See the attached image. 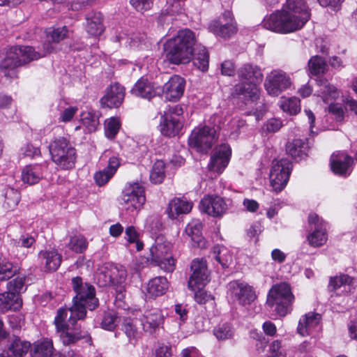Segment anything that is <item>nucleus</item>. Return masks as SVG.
Instances as JSON below:
<instances>
[{
  "instance_id": "58",
  "label": "nucleus",
  "mask_w": 357,
  "mask_h": 357,
  "mask_svg": "<svg viewBox=\"0 0 357 357\" xmlns=\"http://www.w3.org/2000/svg\"><path fill=\"white\" fill-rule=\"evenodd\" d=\"M192 272H208L206 261L204 259H195L191 264Z\"/></svg>"
},
{
  "instance_id": "56",
  "label": "nucleus",
  "mask_w": 357,
  "mask_h": 357,
  "mask_svg": "<svg viewBox=\"0 0 357 357\" xmlns=\"http://www.w3.org/2000/svg\"><path fill=\"white\" fill-rule=\"evenodd\" d=\"M35 238L29 235H22L18 240H13L12 243L16 247H23L26 248H31L35 243Z\"/></svg>"
},
{
  "instance_id": "21",
  "label": "nucleus",
  "mask_w": 357,
  "mask_h": 357,
  "mask_svg": "<svg viewBox=\"0 0 357 357\" xmlns=\"http://www.w3.org/2000/svg\"><path fill=\"white\" fill-rule=\"evenodd\" d=\"M47 165V162L26 165L21 173L22 182L29 185L38 183L44 178Z\"/></svg>"
},
{
  "instance_id": "61",
  "label": "nucleus",
  "mask_w": 357,
  "mask_h": 357,
  "mask_svg": "<svg viewBox=\"0 0 357 357\" xmlns=\"http://www.w3.org/2000/svg\"><path fill=\"white\" fill-rule=\"evenodd\" d=\"M89 4L90 1L89 0H72L67 3L66 6L68 9L77 11L85 8Z\"/></svg>"
},
{
  "instance_id": "44",
  "label": "nucleus",
  "mask_w": 357,
  "mask_h": 357,
  "mask_svg": "<svg viewBox=\"0 0 357 357\" xmlns=\"http://www.w3.org/2000/svg\"><path fill=\"white\" fill-rule=\"evenodd\" d=\"M165 164L161 160H157L151 171L150 181L155 184L161 183L165 177Z\"/></svg>"
},
{
  "instance_id": "25",
  "label": "nucleus",
  "mask_w": 357,
  "mask_h": 357,
  "mask_svg": "<svg viewBox=\"0 0 357 357\" xmlns=\"http://www.w3.org/2000/svg\"><path fill=\"white\" fill-rule=\"evenodd\" d=\"M132 93L136 96L149 100L153 97L160 96L162 93V90L160 86H155L146 78L142 77L132 89Z\"/></svg>"
},
{
  "instance_id": "38",
  "label": "nucleus",
  "mask_w": 357,
  "mask_h": 357,
  "mask_svg": "<svg viewBox=\"0 0 357 357\" xmlns=\"http://www.w3.org/2000/svg\"><path fill=\"white\" fill-rule=\"evenodd\" d=\"M8 349L15 357H25L30 349V342L14 337Z\"/></svg>"
},
{
  "instance_id": "60",
  "label": "nucleus",
  "mask_w": 357,
  "mask_h": 357,
  "mask_svg": "<svg viewBox=\"0 0 357 357\" xmlns=\"http://www.w3.org/2000/svg\"><path fill=\"white\" fill-rule=\"evenodd\" d=\"M68 33V29L66 26L55 29L51 33V39L53 42L59 43V41L64 39Z\"/></svg>"
},
{
  "instance_id": "57",
  "label": "nucleus",
  "mask_w": 357,
  "mask_h": 357,
  "mask_svg": "<svg viewBox=\"0 0 357 357\" xmlns=\"http://www.w3.org/2000/svg\"><path fill=\"white\" fill-rule=\"evenodd\" d=\"M328 105V111L333 114L336 120L340 121L344 119V110L341 105L337 103H333L331 102L327 103Z\"/></svg>"
},
{
  "instance_id": "54",
  "label": "nucleus",
  "mask_w": 357,
  "mask_h": 357,
  "mask_svg": "<svg viewBox=\"0 0 357 357\" xmlns=\"http://www.w3.org/2000/svg\"><path fill=\"white\" fill-rule=\"evenodd\" d=\"M130 3L137 11L142 13L151 10L153 6L151 0H130Z\"/></svg>"
},
{
  "instance_id": "16",
  "label": "nucleus",
  "mask_w": 357,
  "mask_h": 357,
  "mask_svg": "<svg viewBox=\"0 0 357 357\" xmlns=\"http://www.w3.org/2000/svg\"><path fill=\"white\" fill-rule=\"evenodd\" d=\"M126 277V270L121 266L107 263L102 265L97 273L96 278L100 286H107L121 283Z\"/></svg>"
},
{
  "instance_id": "46",
  "label": "nucleus",
  "mask_w": 357,
  "mask_h": 357,
  "mask_svg": "<svg viewBox=\"0 0 357 357\" xmlns=\"http://www.w3.org/2000/svg\"><path fill=\"white\" fill-rule=\"evenodd\" d=\"M308 68L312 75H319L325 73L327 63L321 56H314L308 61Z\"/></svg>"
},
{
  "instance_id": "55",
  "label": "nucleus",
  "mask_w": 357,
  "mask_h": 357,
  "mask_svg": "<svg viewBox=\"0 0 357 357\" xmlns=\"http://www.w3.org/2000/svg\"><path fill=\"white\" fill-rule=\"evenodd\" d=\"M77 107L73 106H68L64 109L61 110L59 117V121L63 123L70 121L77 113Z\"/></svg>"
},
{
  "instance_id": "11",
  "label": "nucleus",
  "mask_w": 357,
  "mask_h": 357,
  "mask_svg": "<svg viewBox=\"0 0 357 357\" xmlns=\"http://www.w3.org/2000/svg\"><path fill=\"white\" fill-rule=\"evenodd\" d=\"M227 295L233 303L243 307L250 305L257 298L253 287L241 280H233L228 284Z\"/></svg>"
},
{
  "instance_id": "48",
  "label": "nucleus",
  "mask_w": 357,
  "mask_h": 357,
  "mask_svg": "<svg viewBox=\"0 0 357 357\" xmlns=\"http://www.w3.org/2000/svg\"><path fill=\"white\" fill-rule=\"evenodd\" d=\"M68 247L73 252L82 253L87 248L86 239L82 235L71 236Z\"/></svg>"
},
{
  "instance_id": "1",
  "label": "nucleus",
  "mask_w": 357,
  "mask_h": 357,
  "mask_svg": "<svg viewBox=\"0 0 357 357\" xmlns=\"http://www.w3.org/2000/svg\"><path fill=\"white\" fill-rule=\"evenodd\" d=\"M71 286L75 293L73 305L69 308H59L54 321L56 332L64 345L75 344L85 337L79 328L75 326L77 321L85 318L86 309L93 310L99 304L94 287L84 282L81 277L73 278Z\"/></svg>"
},
{
  "instance_id": "33",
  "label": "nucleus",
  "mask_w": 357,
  "mask_h": 357,
  "mask_svg": "<svg viewBox=\"0 0 357 357\" xmlns=\"http://www.w3.org/2000/svg\"><path fill=\"white\" fill-rule=\"evenodd\" d=\"M162 121L160 123V132L163 135L174 137L178 135L183 128V122L181 119H174L169 116H162Z\"/></svg>"
},
{
  "instance_id": "10",
  "label": "nucleus",
  "mask_w": 357,
  "mask_h": 357,
  "mask_svg": "<svg viewBox=\"0 0 357 357\" xmlns=\"http://www.w3.org/2000/svg\"><path fill=\"white\" fill-rule=\"evenodd\" d=\"M293 84L291 75L282 69H274L268 73L264 81V88L268 95L277 97L289 89Z\"/></svg>"
},
{
  "instance_id": "59",
  "label": "nucleus",
  "mask_w": 357,
  "mask_h": 357,
  "mask_svg": "<svg viewBox=\"0 0 357 357\" xmlns=\"http://www.w3.org/2000/svg\"><path fill=\"white\" fill-rule=\"evenodd\" d=\"M183 114V107L179 105H176L172 107H169V109L165 112L163 116H165L167 117V116H169L174 119H181V121H182Z\"/></svg>"
},
{
  "instance_id": "15",
  "label": "nucleus",
  "mask_w": 357,
  "mask_h": 357,
  "mask_svg": "<svg viewBox=\"0 0 357 357\" xmlns=\"http://www.w3.org/2000/svg\"><path fill=\"white\" fill-rule=\"evenodd\" d=\"M308 223L311 229L307 236L309 244L314 248L324 245L328 240L326 222L316 213H310L308 216Z\"/></svg>"
},
{
  "instance_id": "28",
  "label": "nucleus",
  "mask_w": 357,
  "mask_h": 357,
  "mask_svg": "<svg viewBox=\"0 0 357 357\" xmlns=\"http://www.w3.org/2000/svg\"><path fill=\"white\" fill-rule=\"evenodd\" d=\"M38 258L46 271H56L61 262V255L55 249L41 250Z\"/></svg>"
},
{
  "instance_id": "13",
  "label": "nucleus",
  "mask_w": 357,
  "mask_h": 357,
  "mask_svg": "<svg viewBox=\"0 0 357 357\" xmlns=\"http://www.w3.org/2000/svg\"><path fill=\"white\" fill-rule=\"evenodd\" d=\"M291 162L286 158L274 160L270 172V181L271 186L275 192L282 191L286 186L291 171Z\"/></svg>"
},
{
  "instance_id": "34",
  "label": "nucleus",
  "mask_w": 357,
  "mask_h": 357,
  "mask_svg": "<svg viewBox=\"0 0 357 357\" xmlns=\"http://www.w3.org/2000/svg\"><path fill=\"white\" fill-rule=\"evenodd\" d=\"M22 300L13 293L7 291L0 294V312L17 310L22 306Z\"/></svg>"
},
{
  "instance_id": "40",
  "label": "nucleus",
  "mask_w": 357,
  "mask_h": 357,
  "mask_svg": "<svg viewBox=\"0 0 357 357\" xmlns=\"http://www.w3.org/2000/svg\"><path fill=\"white\" fill-rule=\"evenodd\" d=\"M19 269L6 258L0 256V281L7 280L15 275Z\"/></svg>"
},
{
  "instance_id": "26",
  "label": "nucleus",
  "mask_w": 357,
  "mask_h": 357,
  "mask_svg": "<svg viewBox=\"0 0 357 357\" xmlns=\"http://www.w3.org/2000/svg\"><path fill=\"white\" fill-rule=\"evenodd\" d=\"M125 96V89L118 83L110 85L106 94L101 98V103L108 107H118Z\"/></svg>"
},
{
  "instance_id": "52",
  "label": "nucleus",
  "mask_w": 357,
  "mask_h": 357,
  "mask_svg": "<svg viewBox=\"0 0 357 357\" xmlns=\"http://www.w3.org/2000/svg\"><path fill=\"white\" fill-rule=\"evenodd\" d=\"M125 234L129 243H135L137 251H141L143 249L144 243L139 241V234L134 227H128L126 229Z\"/></svg>"
},
{
  "instance_id": "63",
  "label": "nucleus",
  "mask_w": 357,
  "mask_h": 357,
  "mask_svg": "<svg viewBox=\"0 0 357 357\" xmlns=\"http://www.w3.org/2000/svg\"><path fill=\"white\" fill-rule=\"evenodd\" d=\"M22 151L24 155L29 158H34L40 154V150L39 148L33 146L32 144H26L22 149Z\"/></svg>"
},
{
  "instance_id": "29",
  "label": "nucleus",
  "mask_w": 357,
  "mask_h": 357,
  "mask_svg": "<svg viewBox=\"0 0 357 357\" xmlns=\"http://www.w3.org/2000/svg\"><path fill=\"white\" fill-rule=\"evenodd\" d=\"M120 165L119 158L112 156L109 158L107 166L102 170L94 174V180L98 186L105 185L114 175Z\"/></svg>"
},
{
  "instance_id": "41",
  "label": "nucleus",
  "mask_w": 357,
  "mask_h": 357,
  "mask_svg": "<svg viewBox=\"0 0 357 357\" xmlns=\"http://www.w3.org/2000/svg\"><path fill=\"white\" fill-rule=\"evenodd\" d=\"M3 207L7 210H13L20 201V192L13 188L7 187L3 191Z\"/></svg>"
},
{
  "instance_id": "35",
  "label": "nucleus",
  "mask_w": 357,
  "mask_h": 357,
  "mask_svg": "<svg viewBox=\"0 0 357 357\" xmlns=\"http://www.w3.org/2000/svg\"><path fill=\"white\" fill-rule=\"evenodd\" d=\"M307 144L301 139H295L289 142L286 145V151L287 154L292 158H302L304 155H307Z\"/></svg>"
},
{
  "instance_id": "17",
  "label": "nucleus",
  "mask_w": 357,
  "mask_h": 357,
  "mask_svg": "<svg viewBox=\"0 0 357 357\" xmlns=\"http://www.w3.org/2000/svg\"><path fill=\"white\" fill-rule=\"evenodd\" d=\"M231 153L230 147L225 144L215 149L208 165V170L211 177L216 176L224 171L229 163Z\"/></svg>"
},
{
  "instance_id": "4",
  "label": "nucleus",
  "mask_w": 357,
  "mask_h": 357,
  "mask_svg": "<svg viewBox=\"0 0 357 357\" xmlns=\"http://www.w3.org/2000/svg\"><path fill=\"white\" fill-rule=\"evenodd\" d=\"M50 45L42 51H36L30 46H13L6 53V57L1 61L0 66L6 77H17L16 68L22 65L45 56L52 52Z\"/></svg>"
},
{
  "instance_id": "27",
  "label": "nucleus",
  "mask_w": 357,
  "mask_h": 357,
  "mask_svg": "<svg viewBox=\"0 0 357 357\" xmlns=\"http://www.w3.org/2000/svg\"><path fill=\"white\" fill-rule=\"evenodd\" d=\"M321 320V315L319 313L310 312L302 316L298 321L297 332L303 336L310 335L313 329L317 327Z\"/></svg>"
},
{
  "instance_id": "6",
  "label": "nucleus",
  "mask_w": 357,
  "mask_h": 357,
  "mask_svg": "<svg viewBox=\"0 0 357 357\" xmlns=\"http://www.w3.org/2000/svg\"><path fill=\"white\" fill-rule=\"evenodd\" d=\"M49 151L57 169L70 170L75 167L76 149L66 138L59 137L52 140L49 144Z\"/></svg>"
},
{
  "instance_id": "32",
  "label": "nucleus",
  "mask_w": 357,
  "mask_h": 357,
  "mask_svg": "<svg viewBox=\"0 0 357 357\" xmlns=\"http://www.w3.org/2000/svg\"><path fill=\"white\" fill-rule=\"evenodd\" d=\"M169 288V282L165 277H155L149 281L146 290L150 297H158L164 295Z\"/></svg>"
},
{
  "instance_id": "30",
  "label": "nucleus",
  "mask_w": 357,
  "mask_h": 357,
  "mask_svg": "<svg viewBox=\"0 0 357 357\" xmlns=\"http://www.w3.org/2000/svg\"><path fill=\"white\" fill-rule=\"evenodd\" d=\"M192 208V203L183 198L172 199L167 206V213L171 219H176L178 215L188 213Z\"/></svg>"
},
{
  "instance_id": "64",
  "label": "nucleus",
  "mask_w": 357,
  "mask_h": 357,
  "mask_svg": "<svg viewBox=\"0 0 357 357\" xmlns=\"http://www.w3.org/2000/svg\"><path fill=\"white\" fill-rule=\"evenodd\" d=\"M235 68L234 63L230 61H225L221 64V73L224 75L231 76L234 74Z\"/></svg>"
},
{
  "instance_id": "39",
  "label": "nucleus",
  "mask_w": 357,
  "mask_h": 357,
  "mask_svg": "<svg viewBox=\"0 0 357 357\" xmlns=\"http://www.w3.org/2000/svg\"><path fill=\"white\" fill-rule=\"evenodd\" d=\"M208 272H192L188 282V288L192 291L202 289L208 282Z\"/></svg>"
},
{
  "instance_id": "50",
  "label": "nucleus",
  "mask_w": 357,
  "mask_h": 357,
  "mask_svg": "<svg viewBox=\"0 0 357 357\" xmlns=\"http://www.w3.org/2000/svg\"><path fill=\"white\" fill-rule=\"evenodd\" d=\"M119 321V317L116 312H105L101 321V326L105 330L112 331L117 326Z\"/></svg>"
},
{
  "instance_id": "9",
  "label": "nucleus",
  "mask_w": 357,
  "mask_h": 357,
  "mask_svg": "<svg viewBox=\"0 0 357 357\" xmlns=\"http://www.w3.org/2000/svg\"><path fill=\"white\" fill-rule=\"evenodd\" d=\"M146 202L144 188L139 183H129L122 192L120 204L129 213L139 211Z\"/></svg>"
},
{
  "instance_id": "43",
  "label": "nucleus",
  "mask_w": 357,
  "mask_h": 357,
  "mask_svg": "<svg viewBox=\"0 0 357 357\" xmlns=\"http://www.w3.org/2000/svg\"><path fill=\"white\" fill-rule=\"evenodd\" d=\"M80 121L88 132H92L96 130L99 121L98 116L92 112H83L81 114Z\"/></svg>"
},
{
  "instance_id": "7",
  "label": "nucleus",
  "mask_w": 357,
  "mask_h": 357,
  "mask_svg": "<svg viewBox=\"0 0 357 357\" xmlns=\"http://www.w3.org/2000/svg\"><path fill=\"white\" fill-rule=\"evenodd\" d=\"M173 245L164 236H158L150 248V260L166 272H173L176 259L172 254Z\"/></svg>"
},
{
  "instance_id": "2",
  "label": "nucleus",
  "mask_w": 357,
  "mask_h": 357,
  "mask_svg": "<svg viewBox=\"0 0 357 357\" xmlns=\"http://www.w3.org/2000/svg\"><path fill=\"white\" fill-rule=\"evenodd\" d=\"M167 60L173 64L188 63L192 58L194 66L204 72L208 68L209 55L206 49L197 43L195 33L189 29L179 30L164 45Z\"/></svg>"
},
{
  "instance_id": "24",
  "label": "nucleus",
  "mask_w": 357,
  "mask_h": 357,
  "mask_svg": "<svg viewBox=\"0 0 357 357\" xmlns=\"http://www.w3.org/2000/svg\"><path fill=\"white\" fill-rule=\"evenodd\" d=\"M30 357H61L60 352L56 351L52 340L44 338L30 345Z\"/></svg>"
},
{
  "instance_id": "62",
  "label": "nucleus",
  "mask_w": 357,
  "mask_h": 357,
  "mask_svg": "<svg viewBox=\"0 0 357 357\" xmlns=\"http://www.w3.org/2000/svg\"><path fill=\"white\" fill-rule=\"evenodd\" d=\"M195 291V300L199 304H204L210 300L213 299V296L206 291H204L202 289H197Z\"/></svg>"
},
{
  "instance_id": "22",
  "label": "nucleus",
  "mask_w": 357,
  "mask_h": 357,
  "mask_svg": "<svg viewBox=\"0 0 357 357\" xmlns=\"http://www.w3.org/2000/svg\"><path fill=\"white\" fill-rule=\"evenodd\" d=\"M352 163V158L343 151L333 153L331 157V169L340 176H347L351 174Z\"/></svg>"
},
{
  "instance_id": "14",
  "label": "nucleus",
  "mask_w": 357,
  "mask_h": 357,
  "mask_svg": "<svg viewBox=\"0 0 357 357\" xmlns=\"http://www.w3.org/2000/svg\"><path fill=\"white\" fill-rule=\"evenodd\" d=\"M217 139L216 130L214 128L204 126L195 129L188 139L190 147L201 153H206Z\"/></svg>"
},
{
  "instance_id": "5",
  "label": "nucleus",
  "mask_w": 357,
  "mask_h": 357,
  "mask_svg": "<svg viewBox=\"0 0 357 357\" xmlns=\"http://www.w3.org/2000/svg\"><path fill=\"white\" fill-rule=\"evenodd\" d=\"M237 73L241 83L236 85V93L245 100H257L259 97L257 85L263 79L261 68L256 65L245 63L238 70Z\"/></svg>"
},
{
  "instance_id": "53",
  "label": "nucleus",
  "mask_w": 357,
  "mask_h": 357,
  "mask_svg": "<svg viewBox=\"0 0 357 357\" xmlns=\"http://www.w3.org/2000/svg\"><path fill=\"white\" fill-rule=\"evenodd\" d=\"M353 278L346 274H342L339 276L331 278L329 282V288L332 290H336L343 285L352 284Z\"/></svg>"
},
{
  "instance_id": "12",
  "label": "nucleus",
  "mask_w": 357,
  "mask_h": 357,
  "mask_svg": "<svg viewBox=\"0 0 357 357\" xmlns=\"http://www.w3.org/2000/svg\"><path fill=\"white\" fill-rule=\"evenodd\" d=\"M208 29L210 32L225 39L230 38L238 31L237 23L230 10L223 12L218 19L208 24Z\"/></svg>"
},
{
  "instance_id": "47",
  "label": "nucleus",
  "mask_w": 357,
  "mask_h": 357,
  "mask_svg": "<svg viewBox=\"0 0 357 357\" xmlns=\"http://www.w3.org/2000/svg\"><path fill=\"white\" fill-rule=\"evenodd\" d=\"M25 280V276H17L8 283V291L20 298V294L26 290Z\"/></svg>"
},
{
  "instance_id": "8",
  "label": "nucleus",
  "mask_w": 357,
  "mask_h": 357,
  "mask_svg": "<svg viewBox=\"0 0 357 357\" xmlns=\"http://www.w3.org/2000/svg\"><path fill=\"white\" fill-rule=\"evenodd\" d=\"M294 296L290 285L287 282L276 284L269 290L266 303L270 307L275 306V310L280 316H285L291 310Z\"/></svg>"
},
{
  "instance_id": "51",
  "label": "nucleus",
  "mask_w": 357,
  "mask_h": 357,
  "mask_svg": "<svg viewBox=\"0 0 357 357\" xmlns=\"http://www.w3.org/2000/svg\"><path fill=\"white\" fill-rule=\"evenodd\" d=\"M120 121L117 118L112 117L105 121V133L107 138L112 139L118 133L120 128Z\"/></svg>"
},
{
  "instance_id": "36",
  "label": "nucleus",
  "mask_w": 357,
  "mask_h": 357,
  "mask_svg": "<svg viewBox=\"0 0 357 357\" xmlns=\"http://www.w3.org/2000/svg\"><path fill=\"white\" fill-rule=\"evenodd\" d=\"M213 257L222 268H227L232 262V256L229 250L225 246L216 245L213 248Z\"/></svg>"
},
{
  "instance_id": "3",
  "label": "nucleus",
  "mask_w": 357,
  "mask_h": 357,
  "mask_svg": "<svg viewBox=\"0 0 357 357\" xmlns=\"http://www.w3.org/2000/svg\"><path fill=\"white\" fill-rule=\"evenodd\" d=\"M311 16L305 0H287L282 10L266 16L262 26L265 29L281 33H287L301 29Z\"/></svg>"
},
{
  "instance_id": "37",
  "label": "nucleus",
  "mask_w": 357,
  "mask_h": 357,
  "mask_svg": "<svg viewBox=\"0 0 357 357\" xmlns=\"http://www.w3.org/2000/svg\"><path fill=\"white\" fill-rule=\"evenodd\" d=\"M121 330L124 332L129 341H136L140 336V332L137 327V321L130 317L124 318L121 324Z\"/></svg>"
},
{
  "instance_id": "49",
  "label": "nucleus",
  "mask_w": 357,
  "mask_h": 357,
  "mask_svg": "<svg viewBox=\"0 0 357 357\" xmlns=\"http://www.w3.org/2000/svg\"><path fill=\"white\" fill-rule=\"evenodd\" d=\"M213 334L218 340H225L233 337L234 331L229 324L224 323L214 328Z\"/></svg>"
},
{
  "instance_id": "45",
  "label": "nucleus",
  "mask_w": 357,
  "mask_h": 357,
  "mask_svg": "<svg viewBox=\"0 0 357 357\" xmlns=\"http://www.w3.org/2000/svg\"><path fill=\"white\" fill-rule=\"evenodd\" d=\"M202 223L199 220H192L189 222L185 229L186 234L190 237L192 241L198 243L202 241Z\"/></svg>"
},
{
  "instance_id": "31",
  "label": "nucleus",
  "mask_w": 357,
  "mask_h": 357,
  "mask_svg": "<svg viewBox=\"0 0 357 357\" xmlns=\"http://www.w3.org/2000/svg\"><path fill=\"white\" fill-rule=\"evenodd\" d=\"M317 83L319 86L317 91V96L321 97L326 104L334 102L340 96V91L327 79L320 78L317 79Z\"/></svg>"
},
{
  "instance_id": "20",
  "label": "nucleus",
  "mask_w": 357,
  "mask_h": 357,
  "mask_svg": "<svg viewBox=\"0 0 357 357\" xmlns=\"http://www.w3.org/2000/svg\"><path fill=\"white\" fill-rule=\"evenodd\" d=\"M185 79L179 75H174L170 77L163 87L161 88L162 93L169 101H176L183 96L185 89Z\"/></svg>"
},
{
  "instance_id": "42",
  "label": "nucleus",
  "mask_w": 357,
  "mask_h": 357,
  "mask_svg": "<svg viewBox=\"0 0 357 357\" xmlns=\"http://www.w3.org/2000/svg\"><path fill=\"white\" fill-rule=\"evenodd\" d=\"M281 109L291 115H295L301 110L300 100L296 97H282L280 100Z\"/></svg>"
},
{
  "instance_id": "23",
  "label": "nucleus",
  "mask_w": 357,
  "mask_h": 357,
  "mask_svg": "<svg viewBox=\"0 0 357 357\" xmlns=\"http://www.w3.org/2000/svg\"><path fill=\"white\" fill-rule=\"evenodd\" d=\"M104 18L101 13L91 11L86 14L84 27L86 33L94 37L100 36L105 31Z\"/></svg>"
},
{
  "instance_id": "18",
  "label": "nucleus",
  "mask_w": 357,
  "mask_h": 357,
  "mask_svg": "<svg viewBox=\"0 0 357 357\" xmlns=\"http://www.w3.org/2000/svg\"><path fill=\"white\" fill-rule=\"evenodd\" d=\"M199 208L202 212L209 215L220 217L226 212L227 205L219 196L206 195L202 199Z\"/></svg>"
},
{
  "instance_id": "19",
  "label": "nucleus",
  "mask_w": 357,
  "mask_h": 357,
  "mask_svg": "<svg viewBox=\"0 0 357 357\" xmlns=\"http://www.w3.org/2000/svg\"><path fill=\"white\" fill-rule=\"evenodd\" d=\"M165 321V316L160 309H151L146 310L142 317L141 322L145 332L152 334L161 328Z\"/></svg>"
}]
</instances>
